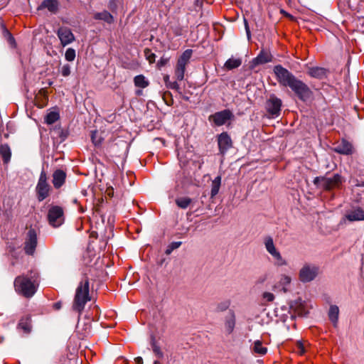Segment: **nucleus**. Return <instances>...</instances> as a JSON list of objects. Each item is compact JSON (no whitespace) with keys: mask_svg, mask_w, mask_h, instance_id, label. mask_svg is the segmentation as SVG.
I'll use <instances>...</instances> for the list:
<instances>
[{"mask_svg":"<svg viewBox=\"0 0 364 364\" xmlns=\"http://www.w3.org/2000/svg\"><path fill=\"white\" fill-rule=\"evenodd\" d=\"M274 73L279 85L290 87L300 100L305 101L309 97L311 91L309 87L287 69L277 65L274 67Z\"/></svg>","mask_w":364,"mask_h":364,"instance_id":"nucleus-1","label":"nucleus"},{"mask_svg":"<svg viewBox=\"0 0 364 364\" xmlns=\"http://www.w3.org/2000/svg\"><path fill=\"white\" fill-rule=\"evenodd\" d=\"M38 282V273L31 272L29 275L17 277L14 280V287L18 293L30 298L37 291Z\"/></svg>","mask_w":364,"mask_h":364,"instance_id":"nucleus-2","label":"nucleus"},{"mask_svg":"<svg viewBox=\"0 0 364 364\" xmlns=\"http://www.w3.org/2000/svg\"><path fill=\"white\" fill-rule=\"evenodd\" d=\"M89 292V279L87 277H85L80 282L75 291L73 306L74 310L78 312L82 311L87 302L91 300Z\"/></svg>","mask_w":364,"mask_h":364,"instance_id":"nucleus-3","label":"nucleus"},{"mask_svg":"<svg viewBox=\"0 0 364 364\" xmlns=\"http://www.w3.org/2000/svg\"><path fill=\"white\" fill-rule=\"evenodd\" d=\"M264 245L266 250L272 257L274 264L277 267L285 266L287 264V260L282 257L281 253L275 247L273 239L270 236H267L264 239Z\"/></svg>","mask_w":364,"mask_h":364,"instance_id":"nucleus-4","label":"nucleus"},{"mask_svg":"<svg viewBox=\"0 0 364 364\" xmlns=\"http://www.w3.org/2000/svg\"><path fill=\"white\" fill-rule=\"evenodd\" d=\"M342 183L343 178L339 174H335L331 178L316 177L314 180V183L316 186L328 191L335 188H338Z\"/></svg>","mask_w":364,"mask_h":364,"instance_id":"nucleus-5","label":"nucleus"},{"mask_svg":"<svg viewBox=\"0 0 364 364\" xmlns=\"http://www.w3.org/2000/svg\"><path fill=\"white\" fill-rule=\"evenodd\" d=\"M282 100L274 95H271L265 103V109L269 118H277L281 112Z\"/></svg>","mask_w":364,"mask_h":364,"instance_id":"nucleus-6","label":"nucleus"},{"mask_svg":"<svg viewBox=\"0 0 364 364\" xmlns=\"http://www.w3.org/2000/svg\"><path fill=\"white\" fill-rule=\"evenodd\" d=\"M48 220L49 224L53 228L60 226L64 222L63 209L58 205L51 206L48 212Z\"/></svg>","mask_w":364,"mask_h":364,"instance_id":"nucleus-7","label":"nucleus"},{"mask_svg":"<svg viewBox=\"0 0 364 364\" xmlns=\"http://www.w3.org/2000/svg\"><path fill=\"white\" fill-rule=\"evenodd\" d=\"M50 185L47 182V175L44 170L41 172L38 182L36 186V192L39 201L43 200L48 196Z\"/></svg>","mask_w":364,"mask_h":364,"instance_id":"nucleus-8","label":"nucleus"},{"mask_svg":"<svg viewBox=\"0 0 364 364\" xmlns=\"http://www.w3.org/2000/svg\"><path fill=\"white\" fill-rule=\"evenodd\" d=\"M318 272V268L316 265L306 264L299 271V280L304 283L311 282L317 276Z\"/></svg>","mask_w":364,"mask_h":364,"instance_id":"nucleus-9","label":"nucleus"},{"mask_svg":"<svg viewBox=\"0 0 364 364\" xmlns=\"http://www.w3.org/2000/svg\"><path fill=\"white\" fill-rule=\"evenodd\" d=\"M233 117L232 112L229 109H224L211 114L208 119L215 126L220 127L225 124Z\"/></svg>","mask_w":364,"mask_h":364,"instance_id":"nucleus-10","label":"nucleus"},{"mask_svg":"<svg viewBox=\"0 0 364 364\" xmlns=\"http://www.w3.org/2000/svg\"><path fill=\"white\" fill-rule=\"evenodd\" d=\"M37 234L34 229H30L27 232L24 243L25 252L28 255H33L37 246Z\"/></svg>","mask_w":364,"mask_h":364,"instance_id":"nucleus-11","label":"nucleus"},{"mask_svg":"<svg viewBox=\"0 0 364 364\" xmlns=\"http://www.w3.org/2000/svg\"><path fill=\"white\" fill-rule=\"evenodd\" d=\"M57 34L63 46L71 43L75 40V36L71 30L67 27L60 28Z\"/></svg>","mask_w":364,"mask_h":364,"instance_id":"nucleus-12","label":"nucleus"},{"mask_svg":"<svg viewBox=\"0 0 364 364\" xmlns=\"http://www.w3.org/2000/svg\"><path fill=\"white\" fill-rule=\"evenodd\" d=\"M218 144L220 154H225L232 147V142L227 132L221 133L218 137Z\"/></svg>","mask_w":364,"mask_h":364,"instance_id":"nucleus-13","label":"nucleus"},{"mask_svg":"<svg viewBox=\"0 0 364 364\" xmlns=\"http://www.w3.org/2000/svg\"><path fill=\"white\" fill-rule=\"evenodd\" d=\"M343 220H348L350 222L364 220V210L359 207L353 208L346 212Z\"/></svg>","mask_w":364,"mask_h":364,"instance_id":"nucleus-14","label":"nucleus"},{"mask_svg":"<svg viewBox=\"0 0 364 364\" xmlns=\"http://www.w3.org/2000/svg\"><path fill=\"white\" fill-rule=\"evenodd\" d=\"M59 6L58 0H43L38 6V10L47 9L51 14H55L58 12Z\"/></svg>","mask_w":364,"mask_h":364,"instance_id":"nucleus-15","label":"nucleus"},{"mask_svg":"<svg viewBox=\"0 0 364 364\" xmlns=\"http://www.w3.org/2000/svg\"><path fill=\"white\" fill-rule=\"evenodd\" d=\"M336 152L345 155H350L353 153L352 144L348 141L343 139L334 148Z\"/></svg>","mask_w":364,"mask_h":364,"instance_id":"nucleus-16","label":"nucleus"},{"mask_svg":"<svg viewBox=\"0 0 364 364\" xmlns=\"http://www.w3.org/2000/svg\"><path fill=\"white\" fill-rule=\"evenodd\" d=\"M65 173L62 170H56L53 174V184L55 188H60L65 183Z\"/></svg>","mask_w":364,"mask_h":364,"instance_id":"nucleus-17","label":"nucleus"},{"mask_svg":"<svg viewBox=\"0 0 364 364\" xmlns=\"http://www.w3.org/2000/svg\"><path fill=\"white\" fill-rule=\"evenodd\" d=\"M291 278L287 274H281L279 280L277 284V287L280 289V291L286 293L289 291Z\"/></svg>","mask_w":364,"mask_h":364,"instance_id":"nucleus-18","label":"nucleus"},{"mask_svg":"<svg viewBox=\"0 0 364 364\" xmlns=\"http://www.w3.org/2000/svg\"><path fill=\"white\" fill-rule=\"evenodd\" d=\"M235 326V316L232 311H230L225 317V331L228 334L232 333Z\"/></svg>","mask_w":364,"mask_h":364,"instance_id":"nucleus-19","label":"nucleus"},{"mask_svg":"<svg viewBox=\"0 0 364 364\" xmlns=\"http://www.w3.org/2000/svg\"><path fill=\"white\" fill-rule=\"evenodd\" d=\"M308 74L312 77L323 79L326 77L327 70L321 67H311L309 68Z\"/></svg>","mask_w":364,"mask_h":364,"instance_id":"nucleus-20","label":"nucleus"},{"mask_svg":"<svg viewBox=\"0 0 364 364\" xmlns=\"http://www.w3.org/2000/svg\"><path fill=\"white\" fill-rule=\"evenodd\" d=\"M175 202L177 206L181 209H186L188 207H193L194 204L193 199L188 196L178 197Z\"/></svg>","mask_w":364,"mask_h":364,"instance_id":"nucleus-21","label":"nucleus"},{"mask_svg":"<svg viewBox=\"0 0 364 364\" xmlns=\"http://www.w3.org/2000/svg\"><path fill=\"white\" fill-rule=\"evenodd\" d=\"M328 316L333 326L336 327L338 321L339 308L336 305H331Z\"/></svg>","mask_w":364,"mask_h":364,"instance_id":"nucleus-22","label":"nucleus"},{"mask_svg":"<svg viewBox=\"0 0 364 364\" xmlns=\"http://www.w3.org/2000/svg\"><path fill=\"white\" fill-rule=\"evenodd\" d=\"M93 18L95 20H101L109 24L114 22L113 16L107 11L97 12L94 14Z\"/></svg>","mask_w":364,"mask_h":364,"instance_id":"nucleus-23","label":"nucleus"},{"mask_svg":"<svg viewBox=\"0 0 364 364\" xmlns=\"http://www.w3.org/2000/svg\"><path fill=\"white\" fill-rule=\"evenodd\" d=\"M251 348L254 353H256V354H258L260 355H264L267 352V348L262 346V343L259 340L255 341L253 343Z\"/></svg>","mask_w":364,"mask_h":364,"instance_id":"nucleus-24","label":"nucleus"},{"mask_svg":"<svg viewBox=\"0 0 364 364\" xmlns=\"http://www.w3.org/2000/svg\"><path fill=\"white\" fill-rule=\"evenodd\" d=\"M0 155L4 164H7L10 161L11 151L8 144H1L0 146Z\"/></svg>","mask_w":364,"mask_h":364,"instance_id":"nucleus-25","label":"nucleus"},{"mask_svg":"<svg viewBox=\"0 0 364 364\" xmlns=\"http://www.w3.org/2000/svg\"><path fill=\"white\" fill-rule=\"evenodd\" d=\"M272 55L264 50H262L257 57L255 58V61L259 64H264L272 61Z\"/></svg>","mask_w":364,"mask_h":364,"instance_id":"nucleus-26","label":"nucleus"},{"mask_svg":"<svg viewBox=\"0 0 364 364\" xmlns=\"http://www.w3.org/2000/svg\"><path fill=\"white\" fill-rule=\"evenodd\" d=\"M221 184V176H218L212 181L210 197L214 198L219 192Z\"/></svg>","mask_w":364,"mask_h":364,"instance_id":"nucleus-27","label":"nucleus"},{"mask_svg":"<svg viewBox=\"0 0 364 364\" xmlns=\"http://www.w3.org/2000/svg\"><path fill=\"white\" fill-rule=\"evenodd\" d=\"M242 64V60L240 58H229L225 63L224 67L227 70H232L240 67Z\"/></svg>","mask_w":364,"mask_h":364,"instance_id":"nucleus-28","label":"nucleus"},{"mask_svg":"<svg viewBox=\"0 0 364 364\" xmlns=\"http://www.w3.org/2000/svg\"><path fill=\"white\" fill-rule=\"evenodd\" d=\"M186 65L177 62L175 69V76L177 80L181 81L184 78Z\"/></svg>","mask_w":364,"mask_h":364,"instance_id":"nucleus-29","label":"nucleus"},{"mask_svg":"<svg viewBox=\"0 0 364 364\" xmlns=\"http://www.w3.org/2000/svg\"><path fill=\"white\" fill-rule=\"evenodd\" d=\"M136 87L145 88L149 85V81L142 75H136L134 79Z\"/></svg>","mask_w":364,"mask_h":364,"instance_id":"nucleus-30","label":"nucleus"},{"mask_svg":"<svg viewBox=\"0 0 364 364\" xmlns=\"http://www.w3.org/2000/svg\"><path fill=\"white\" fill-rule=\"evenodd\" d=\"M18 328H21L26 333H28L31 329V325L29 318H22L20 320Z\"/></svg>","mask_w":364,"mask_h":364,"instance_id":"nucleus-31","label":"nucleus"},{"mask_svg":"<svg viewBox=\"0 0 364 364\" xmlns=\"http://www.w3.org/2000/svg\"><path fill=\"white\" fill-rule=\"evenodd\" d=\"M192 53L193 50L191 49L186 50L179 57L177 62L187 65L189 60L191 58Z\"/></svg>","mask_w":364,"mask_h":364,"instance_id":"nucleus-32","label":"nucleus"},{"mask_svg":"<svg viewBox=\"0 0 364 364\" xmlns=\"http://www.w3.org/2000/svg\"><path fill=\"white\" fill-rule=\"evenodd\" d=\"M59 119V114L56 112H50L48 113L45 118V122L48 124H52L57 122Z\"/></svg>","mask_w":364,"mask_h":364,"instance_id":"nucleus-33","label":"nucleus"},{"mask_svg":"<svg viewBox=\"0 0 364 364\" xmlns=\"http://www.w3.org/2000/svg\"><path fill=\"white\" fill-rule=\"evenodd\" d=\"M151 346L152 348V350L155 355L159 358H161L163 357V352L161 351L160 347L157 346L156 343L155 339L154 337L151 338Z\"/></svg>","mask_w":364,"mask_h":364,"instance_id":"nucleus-34","label":"nucleus"},{"mask_svg":"<svg viewBox=\"0 0 364 364\" xmlns=\"http://www.w3.org/2000/svg\"><path fill=\"white\" fill-rule=\"evenodd\" d=\"M65 58L68 61H73L75 58V50L71 48H68L65 53Z\"/></svg>","mask_w":364,"mask_h":364,"instance_id":"nucleus-35","label":"nucleus"},{"mask_svg":"<svg viewBox=\"0 0 364 364\" xmlns=\"http://www.w3.org/2000/svg\"><path fill=\"white\" fill-rule=\"evenodd\" d=\"M294 350L297 354H299L300 355H302L305 353V352H306L305 346H304V343H302V341H296Z\"/></svg>","mask_w":364,"mask_h":364,"instance_id":"nucleus-36","label":"nucleus"},{"mask_svg":"<svg viewBox=\"0 0 364 364\" xmlns=\"http://www.w3.org/2000/svg\"><path fill=\"white\" fill-rule=\"evenodd\" d=\"M182 242H171L166 250V254L170 255L174 250L178 248L181 245Z\"/></svg>","mask_w":364,"mask_h":364,"instance_id":"nucleus-37","label":"nucleus"},{"mask_svg":"<svg viewBox=\"0 0 364 364\" xmlns=\"http://www.w3.org/2000/svg\"><path fill=\"white\" fill-rule=\"evenodd\" d=\"M121 4L120 0H109L108 4V8L112 12H115L119 5Z\"/></svg>","mask_w":364,"mask_h":364,"instance_id":"nucleus-38","label":"nucleus"},{"mask_svg":"<svg viewBox=\"0 0 364 364\" xmlns=\"http://www.w3.org/2000/svg\"><path fill=\"white\" fill-rule=\"evenodd\" d=\"M71 70H70V66L68 64H65L63 65V67L60 69V73L63 77H68L70 75Z\"/></svg>","mask_w":364,"mask_h":364,"instance_id":"nucleus-39","label":"nucleus"},{"mask_svg":"<svg viewBox=\"0 0 364 364\" xmlns=\"http://www.w3.org/2000/svg\"><path fill=\"white\" fill-rule=\"evenodd\" d=\"M262 299L267 302H272L274 299V295L270 292H264L262 294Z\"/></svg>","mask_w":364,"mask_h":364,"instance_id":"nucleus-40","label":"nucleus"},{"mask_svg":"<svg viewBox=\"0 0 364 364\" xmlns=\"http://www.w3.org/2000/svg\"><path fill=\"white\" fill-rule=\"evenodd\" d=\"M144 53H145L147 60L150 63H153L155 61L156 55L154 53H151L149 49H145Z\"/></svg>","mask_w":364,"mask_h":364,"instance_id":"nucleus-41","label":"nucleus"},{"mask_svg":"<svg viewBox=\"0 0 364 364\" xmlns=\"http://www.w3.org/2000/svg\"><path fill=\"white\" fill-rule=\"evenodd\" d=\"M166 87L180 92L181 87L176 81L168 82Z\"/></svg>","mask_w":364,"mask_h":364,"instance_id":"nucleus-42","label":"nucleus"},{"mask_svg":"<svg viewBox=\"0 0 364 364\" xmlns=\"http://www.w3.org/2000/svg\"><path fill=\"white\" fill-rule=\"evenodd\" d=\"M97 134V131H94V132H92V134H91L92 141L96 146L99 145L101 143V139H97V136H96Z\"/></svg>","mask_w":364,"mask_h":364,"instance_id":"nucleus-43","label":"nucleus"},{"mask_svg":"<svg viewBox=\"0 0 364 364\" xmlns=\"http://www.w3.org/2000/svg\"><path fill=\"white\" fill-rule=\"evenodd\" d=\"M230 306V301H226L225 302L220 303L218 305V309L219 311H225Z\"/></svg>","mask_w":364,"mask_h":364,"instance_id":"nucleus-44","label":"nucleus"},{"mask_svg":"<svg viewBox=\"0 0 364 364\" xmlns=\"http://www.w3.org/2000/svg\"><path fill=\"white\" fill-rule=\"evenodd\" d=\"M354 191L356 192L357 194V196H355V200L360 203L364 201V190L362 191L361 193H359L356 190H355Z\"/></svg>","mask_w":364,"mask_h":364,"instance_id":"nucleus-45","label":"nucleus"},{"mask_svg":"<svg viewBox=\"0 0 364 364\" xmlns=\"http://www.w3.org/2000/svg\"><path fill=\"white\" fill-rule=\"evenodd\" d=\"M244 22H245V31H246V33H247V36L248 40H250V38H251V33H250V28H249V25H248V23H247L246 19L244 20Z\"/></svg>","mask_w":364,"mask_h":364,"instance_id":"nucleus-46","label":"nucleus"},{"mask_svg":"<svg viewBox=\"0 0 364 364\" xmlns=\"http://www.w3.org/2000/svg\"><path fill=\"white\" fill-rule=\"evenodd\" d=\"M355 186L357 188L364 187V182L360 183L358 180H356V183H355Z\"/></svg>","mask_w":364,"mask_h":364,"instance_id":"nucleus-47","label":"nucleus"},{"mask_svg":"<svg viewBox=\"0 0 364 364\" xmlns=\"http://www.w3.org/2000/svg\"><path fill=\"white\" fill-rule=\"evenodd\" d=\"M164 82H165L166 85H167V84H168V82H171L169 81V76L168 75L164 76Z\"/></svg>","mask_w":364,"mask_h":364,"instance_id":"nucleus-48","label":"nucleus"},{"mask_svg":"<svg viewBox=\"0 0 364 364\" xmlns=\"http://www.w3.org/2000/svg\"><path fill=\"white\" fill-rule=\"evenodd\" d=\"M136 362L137 364H142L143 363V360L141 357H138L136 358Z\"/></svg>","mask_w":364,"mask_h":364,"instance_id":"nucleus-49","label":"nucleus"},{"mask_svg":"<svg viewBox=\"0 0 364 364\" xmlns=\"http://www.w3.org/2000/svg\"><path fill=\"white\" fill-rule=\"evenodd\" d=\"M60 306H61L60 303H55V304H54V308H55V309H59L60 308Z\"/></svg>","mask_w":364,"mask_h":364,"instance_id":"nucleus-50","label":"nucleus"},{"mask_svg":"<svg viewBox=\"0 0 364 364\" xmlns=\"http://www.w3.org/2000/svg\"><path fill=\"white\" fill-rule=\"evenodd\" d=\"M9 41L11 43H14L15 40L14 38L10 35V37H9Z\"/></svg>","mask_w":364,"mask_h":364,"instance_id":"nucleus-51","label":"nucleus"},{"mask_svg":"<svg viewBox=\"0 0 364 364\" xmlns=\"http://www.w3.org/2000/svg\"><path fill=\"white\" fill-rule=\"evenodd\" d=\"M166 60H161L160 63H161V65H164L166 63Z\"/></svg>","mask_w":364,"mask_h":364,"instance_id":"nucleus-52","label":"nucleus"},{"mask_svg":"<svg viewBox=\"0 0 364 364\" xmlns=\"http://www.w3.org/2000/svg\"><path fill=\"white\" fill-rule=\"evenodd\" d=\"M159 362L158 360L154 361V364H159Z\"/></svg>","mask_w":364,"mask_h":364,"instance_id":"nucleus-53","label":"nucleus"}]
</instances>
